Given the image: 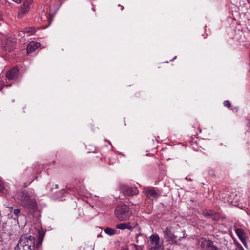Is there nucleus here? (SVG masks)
<instances>
[{"label":"nucleus","mask_w":250,"mask_h":250,"mask_svg":"<svg viewBox=\"0 0 250 250\" xmlns=\"http://www.w3.org/2000/svg\"><path fill=\"white\" fill-rule=\"evenodd\" d=\"M45 233L42 230H38V238L35 243V238L32 236L22 235L21 236L15 250H34L35 248H39L42 244Z\"/></svg>","instance_id":"obj_1"},{"label":"nucleus","mask_w":250,"mask_h":250,"mask_svg":"<svg viewBox=\"0 0 250 250\" xmlns=\"http://www.w3.org/2000/svg\"><path fill=\"white\" fill-rule=\"evenodd\" d=\"M17 198L20 201L21 205L25 208L35 210L37 208L36 200L32 198L30 194L26 191L19 192Z\"/></svg>","instance_id":"obj_2"},{"label":"nucleus","mask_w":250,"mask_h":250,"mask_svg":"<svg viewBox=\"0 0 250 250\" xmlns=\"http://www.w3.org/2000/svg\"><path fill=\"white\" fill-rule=\"evenodd\" d=\"M115 216L119 221H125L132 215V211L128 206L125 204L116 206L114 210Z\"/></svg>","instance_id":"obj_3"},{"label":"nucleus","mask_w":250,"mask_h":250,"mask_svg":"<svg viewBox=\"0 0 250 250\" xmlns=\"http://www.w3.org/2000/svg\"><path fill=\"white\" fill-rule=\"evenodd\" d=\"M163 234L164 238L170 244H177L181 240V238H178L172 232L170 227L166 228Z\"/></svg>","instance_id":"obj_4"},{"label":"nucleus","mask_w":250,"mask_h":250,"mask_svg":"<svg viewBox=\"0 0 250 250\" xmlns=\"http://www.w3.org/2000/svg\"><path fill=\"white\" fill-rule=\"evenodd\" d=\"M199 244L204 250H218V247L215 246L212 241L201 238L199 240Z\"/></svg>","instance_id":"obj_5"},{"label":"nucleus","mask_w":250,"mask_h":250,"mask_svg":"<svg viewBox=\"0 0 250 250\" xmlns=\"http://www.w3.org/2000/svg\"><path fill=\"white\" fill-rule=\"evenodd\" d=\"M15 46V40L11 38H8L2 42V48L5 51H11L14 49Z\"/></svg>","instance_id":"obj_6"},{"label":"nucleus","mask_w":250,"mask_h":250,"mask_svg":"<svg viewBox=\"0 0 250 250\" xmlns=\"http://www.w3.org/2000/svg\"><path fill=\"white\" fill-rule=\"evenodd\" d=\"M33 0H26L22 5L21 6L18 12V17L22 18L31 9L30 6Z\"/></svg>","instance_id":"obj_7"},{"label":"nucleus","mask_w":250,"mask_h":250,"mask_svg":"<svg viewBox=\"0 0 250 250\" xmlns=\"http://www.w3.org/2000/svg\"><path fill=\"white\" fill-rule=\"evenodd\" d=\"M123 190L124 193L128 196H133L138 194L139 193V191L137 188L128 186H124Z\"/></svg>","instance_id":"obj_8"},{"label":"nucleus","mask_w":250,"mask_h":250,"mask_svg":"<svg viewBox=\"0 0 250 250\" xmlns=\"http://www.w3.org/2000/svg\"><path fill=\"white\" fill-rule=\"evenodd\" d=\"M136 224L135 223H131V222L128 223H122L117 224L116 227L121 230H124L125 229H127L129 230H132L135 227Z\"/></svg>","instance_id":"obj_9"},{"label":"nucleus","mask_w":250,"mask_h":250,"mask_svg":"<svg viewBox=\"0 0 250 250\" xmlns=\"http://www.w3.org/2000/svg\"><path fill=\"white\" fill-rule=\"evenodd\" d=\"M235 232L244 246L248 248V245L247 243L246 236L244 231L241 229H236Z\"/></svg>","instance_id":"obj_10"},{"label":"nucleus","mask_w":250,"mask_h":250,"mask_svg":"<svg viewBox=\"0 0 250 250\" xmlns=\"http://www.w3.org/2000/svg\"><path fill=\"white\" fill-rule=\"evenodd\" d=\"M40 46V43L36 41H31L27 46V53H31Z\"/></svg>","instance_id":"obj_11"},{"label":"nucleus","mask_w":250,"mask_h":250,"mask_svg":"<svg viewBox=\"0 0 250 250\" xmlns=\"http://www.w3.org/2000/svg\"><path fill=\"white\" fill-rule=\"evenodd\" d=\"M18 69L14 67L7 72L6 77L9 80H16L18 78Z\"/></svg>","instance_id":"obj_12"},{"label":"nucleus","mask_w":250,"mask_h":250,"mask_svg":"<svg viewBox=\"0 0 250 250\" xmlns=\"http://www.w3.org/2000/svg\"><path fill=\"white\" fill-rule=\"evenodd\" d=\"M146 195L149 198H156L158 194L154 189H150L146 191Z\"/></svg>","instance_id":"obj_13"},{"label":"nucleus","mask_w":250,"mask_h":250,"mask_svg":"<svg viewBox=\"0 0 250 250\" xmlns=\"http://www.w3.org/2000/svg\"><path fill=\"white\" fill-rule=\"evenodd\" d=\"M11 209V213H13V214L15 215V217H13L12 215H11V217L12 218L14 219H17L18 217L19 216L20 213V209H13V207H11L10 208Z\"/></svg>","instance_id":"obj_14"},{"label":"nucleus","mask_w":250,"mask_h":250,"mask_svg":"<svg viewBox=\"0 0 250 250\" xmlns=\"http://www.w3.org/2000/svg\"><path fill=\"white\" fill-rule=\"evenodd\" d=\"M104 232L109 236H112L116 234V230L109 227L106 228L104 229Z\"/></svg>","instance_id":"obj_15"},{"label":"nucleus","mask_w":250,"mask_h":250,"mask_svg":"<svg viewBox=\"0 0 250 250\" xmlns=\"http://www.w3.org/2000/svg\"><path fill=\"white\" fill-rule=\"evenodd\" d=\"M215 213V211L211 210H206L203 212V215L206 217L213 216Z\"/></svg>","instance_id":"obj_16"},{"label":"nucleus","mask_w":250,"mask_h":250,"mask_svg":"<svg viewBox=\"0 0 250 250\" xmlns=\"http://www.w3.org/2000/svg\"><path fill=\"white\" fill-rule=\"evenodd\" d=\"M224 105L228 108H230L231 106V104L229 101L226 100L224 102Z\"/></svg>","instance_id":"obj_17"},{"label":"nucleus","mask_w":250,"mask_h":250,"mask_svg":"<svg viewBox=\"0 0 250 250\" xmlns=\"http://www.w3.org/2000/svg\"><path fill=\"white\" fill-rule=\"evenodd\" d=\"M4 190L3 183L0 180V193H4Z\"/></svg>","instance_id":"obj_18"},{"label":"nucleus","mask_w":250,"mask_h":250,"mask_svg":"<svg viewBox=\"0 0 250 250\" xmlns=\"http://www.w3.org/2000/svg\"><path fill=\"white\" fill-rule=\"evenodd\" d=\"M27 32L29 33L30 35H33L35 33V29L34 28H29L27 30Z\"/></svg>","instance_id":"obj_19"},{"label":"nucleus","mask_w":250,"mask_h":250,"mask_svg":"<svg viewBox=\"0 0 250 250\" xmlns=\"http://www.w3.org/2000/svg\"><path fill=\"white\" fill-rule=\"evenodd\" d=\"M234 245H235V248H239V247L242 246V245L237 241L234 240Z\"/></svg>","instance_id":"obj_20"},{"label":"nucleus","mask_w":250,"mask_h":250,"mask_svg":"<svg viewBox=\"0 0 250 250\" xmlns=\"http://www.w3.org/2000/svg\"><path fill=\"white\" fill-rule=\"evenodd\" d=\"M232 250H245L242 246L239 247V248H235Z\"/></svg>","instance_id":"obj_21"},{"label":"nucleus","mask_w":250,"mask_h":250,"mask_svg":"<svg viewBox=\"0 0 250 250\" xmlns=\"http://www.w3.org/2000/svg\"><path fill=\"white\" fill-rule=\"evenodd\" d=\"M12 0L17 3H20L22 0Z\"/></svg>","instance_id":"obj_22"},{"label":"nucleus","mask_w":250,"mask_h":250,"mask_svg":"<svg viewBox=\"0 0 250 250\" xmlns=\"http://www.w3.org/2000/svg\"><path fill=\"white\" fill-rule=\"evenodd\" d=\"M3 84L2 83H0V91L1 90H2V89L3 88Z\"/></svg>","instance_id":"obj_23"},{"label":"nucleus","mask_w":250,"mask_h":250,"mask_svg":"<svg viewBox=\"0 0 250 250\" xmlns=\"http://www.w3.org/2000/svg\"><path fill=\"white\" fill-rule=\"evenodd\" d=\"M2 20V15L0 14V21H1Z\"/></svg>","instance_id":"obj_24"},{"label":"nucleus","mask_w":250,"mask_h":250,"mask_svg":"<svg viewBox=\"0 0 250 250\" xmlns=\"http://www.w3.org/2000/svg\"><path fill=\"white\" fill-rule=\"evenodd\" d=\"M59 187V186H58V185H55V188H56V189H58V188H59V187Z\"/></svg>","instance_id":"obj_25"},{"label":"nucleus","mask_w":250,"mask_h":250,"mask_svg":"<svg viewBox=\"0 0 250 250\" xmlns=\"http://www.w3.org/2000/svg\"><path fill=\"white\" fill-rule=\"evenodd\" d=\"M249 127H250V120L249 121V124H248Z\"/></svg>","instance_id":"obj_26"},{"label":"nucleus","mask_w":250,"mask_h":250,"mask_svg":"<svg viewBox=\"0 0 250 250\" xmlns=\"http://www.w3.org/2000/svg\"><path fill=\"white\" fill-rule=\"evenodd\" d=\"M121 250H128L127 249H122Z\"/></svg>","instance_id":"obj_27"},{"label":"nucleus","mask_w":250,"mask_h":250,"mask_svg":"<svg viewBox=\"0 0 250 250\" xmlns=\"http://www.w3.org/2000/svg\"><path fill=\"white\" fill-rule=\"evenodd\" d=\"M24 188H26L27 187V185H24Z\"/></svg>","instance_id":"obj_28"},{"label":"nucleus","mask_w":250,"mask_h":250,"mask_svg":"<svg viewBox=\"0 0 250 250\" xmlns=\"http://www.w3.org/2000/svg\"><path fill=\"white\" fill-rule=\"evenodd\" d=\"M32 182H33V180H32V181L30 183V184Z\"/></svg>","instance_id":"obj_29"}]
</instances>
